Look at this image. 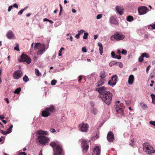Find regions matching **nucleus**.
<instances>
[{"instance_id":"obj_1","label":"nucleus","mask_w":155,"mask_h":155,"mask_svg":"<svg viewBox=\"0 0 155 155\" xmlns=\"http://www.w3.org/2000/svg\"><path fill=\"white\" fill-rule=\"evenodd\" d=\"M50 145L53 148L54 155H61L62 153V149L58 143L56 142H51Z\"/></svg>"},{"instance_id":"obj_2","label":"nucleus","mask_w":155,"mask_h":155,"mask_svg":"<svg viewBox=\"0 0 155 155\" xmlns=\"http://www.w3.org/2000/svg\"><path fill=\"white\" fill-rule=\"evenodd\" d=\"M34 48L36 49H38L37 54L40 55L42 54L45 52L48 49V46L46 47L45 44L37 43L35 44Z\"/></svg>"},{"instance_id":"obj_3","label":"nucleus","mask_w":155,"mask_h":155,"mask_svg":"<svg viewBox=\"0 0 155 155\" xmlns=\"http://www.w3.org/2000/svg\"><path fill=\"white\" fill-rule=\"evenodd\" d=\"M99 97L106 104L109 105L111 103L112 94L110 92H109L104 95L99 96Z\"/></svg>"},{"instance_id":"obj_4","label":"nucleus","mask_w":155,"mask_h":155,"mask_svg":"<svg viewBox=\"0 0 155 155\" xmlns=\"http://www.w3.org/2000/svg\"><path fill=\"white\" fill-rule=\"evenodd\" d=\"M55 107L54 105H51L49 107L46 108L42 112L41 116L44 117H47L51 115V114L54 112Z\"/></svg>"},{"instance_id":"obj_5","label":"nucleus","mask_w":155,"mask_h":155,"mask_svg":"<svg viewBox=\"0 0 155 155\" xmlns=\"http://www.w3.org/2000/svg\"><path fill=\"white\" fill-rule=\"evenodd\" d=\"M143 150L149 154H151L155 153V150L148 143H144L143 144Z\"/></svg>"},{"instance_id":"obj_6","label":"nucleus","mask_w":155,"mask_h":155,"mask_svg":"<svg viewBox=\"0 0 155 155\" xmlns=\"http://www.w3.org/2000/svg\"><path fill=\"white\" fill-rule=\"evenodd\" d=\"M37 140L41 145H45L50 142V139L48 137L43 135H38Z\"/></svg>"},{"instance_id":"obj_7","label":"nucleus","mask_w":155,"mask_h":155,"mask_svg":"<svg viewBox=\"0 0 155 155\" xmlns=\"http://www.w3.org/2000/svg\"><path fill=\"white\" fill-rule=\"evenodd\" d=\"M124 38L125 36L122 34L116 33L111 36L110 39L112 41H120L124 39Z\"/></svg>"},{"instance_id":"obj_8","label":"nucleus","mask_w":155,"mask_h":155,"mask_svg":"<svg viewBox=\"0 0 155 155\" xmlns=\"http://www.w3.org/2000/svg\"><path fill=\"white\" fill-rule=\"evenodd\" d=\"M20 61L25 62L28 64H30L31 62V59L27 55L22 54L20 59L18 60Z\"/></svg>"},{"instance_id":"obj_9","label":"nucleus","mask_w":155,"mask_h":155,"mask_svg":"<svg viewBox=\"0 0 155 155\" xmlns=\"http://www.w3.org/2000/svg\"><path fill=\"white\" fill-rule=\"evenodd\" d=\"M96 90L98 91L99 93L100 96L104 95L107 93V92H109L108 91L107 88L104 86L101 87H100L96 88Z\"/></svg>"},{"instance_id":"obj_10","label":"nucleus","mask_w":155,"mask_h":155,"mask_svg":"<svg viewBox=\"0 0 155 155\" xmlns=\"http://www.w3.org/2000/svg\"><path fill=\"white\" fill-rule=\"evenodd\" d=\"M138 13L140 15H142L146 14L149 10L146 7L141 6L139 7L138 9Z\"/></svg>"},{"instance_id":"obj_11","label":"nucleus","mask_w":155,"mask_h":155,"mask_svg":"<svg viewBox=\"0 0 155 155\" xmlns=\"http://www.w3.org/2000/svg\"><path fill=\"white\" fill-rule=\"evenodd\" d=\"M79 127L80 130L83 132H86L87 131L89 126L87 124L82 123L80 124L79 125Z\"/></svg>"},{"instance_id":"obj_12","label":"nucleus","mask_w":155,"mask_h":155,"mask_svg":"<svg viewBox=\"0 0 155 155\" xmlns=\"http://www.w3.org/2000/svg\"><path fill=\"white\" fill-rule=\"evenodd\" d=\"M22 75V73L20 70H17L14 72L13 76L15 79H18L21 78Z\"/></svg>"},{"instance_id":"obj_13","label":"nucleus","mask_w":155,"mask_h":155,"mask_svg":"<svg viewBox=\"0 0 155 155\" xmlns=\"http://www.w3.org/2000/svg\"><path fill=\"white\" fill-rule=\"evenodd\" d=\"M117 78L118 77L117 75H114L112 78L109 81L108 84L111 86L115 85L118 81Z\"/></svg>"},{"instance_id":"obj_14","label":"nucleus","mask_w":155,"mask_h":155,"mask_svg":"<svg viewBox=\"0 0 155 155\" xmlns=\"http://www.w3.org/2000/svg\"><path fill=\"white\" fill-rule=\"evenodd\" d=\"M81 147L83 149L84 153H85L88 150V145L87 144V141L85 140H83L81 143Z\"/></svg>"},{"instance_id":"obj_15","label":"nucleus","mask_w":155,"mask_h":155,"mask_svg":"<svg viewBox=\"0 0 155 155\" xmlns=\"http://www.w3.org/2000/svg\"><path fill=\"white\" fill-rule=\"evenodd\" d=\"M110 22L111 24L117 25L118 24V22L117 20V18L116 17L111 16L110 18Z\"/></svg>"},{"instance_id":"obj_16","label":"nucleus","mask_w":155,"mask_h":155,"mask_svg":"<svg viewBox=\"0 0 155 155\" xmlns=\"http://www.w3.org/2000/svg\"><path fill=\"white\" fill-rule=\"evenodd\" d=\"M7 38L9 39H14L15 38V35L12 31L9 30L6 34Z\"/></svg>"},{"instance_id":"obj_17","label":"nucleus","mask_w":155,"mask_h":155,"mask_svg":"<svg viewBox=\"0 0 155 155\" xmlns=\"http://www.w3.org/2000/svg\"><path fill=\"white\" fill-rule=\"evenodd\" d=\"M107 139L109 142H112L114 139V135L111 132H109L107 136Z\"/></svg>"},{"instance_id":"obj_18","label":"nucleus","mask_w":155,"mask_h":155,"mask_svg":"<svg viewBox=\"0 0 155 155\" xmlns=\"http://www.w3.org/2000/svg\"><path fill=\"white\" fill-rule=\"evenodd\" d=\"M94 155H100V150L97 146H95L93 150Z\"/></svg>"},{"instance_id":"obj_19","label":"nucleus","mask_w":155,"mask_h":155,"mask_svg":"<svg viewBox=\"0 0 155 155\" xmlns=\"http://www.w3.org/2000/svg\"><path fill=\"white\" fill-rule=\"evenodd\" d=\"M116 9L117 12L120 15H122L123 14L124 9L123 7L120 6H116Z\"/></svg>"},{"instance_id":"obj_20","label":"nucleus","mask_w":155,"mask_h":155,"mask_svg":"<svg viewBox=\"0 0 155 155\" xmlns=\"http://www.w3.org/2000/svg\"><path fill=\"white\" fill-rule=\"evenodd\" d=\"M36 134L39 135H48V132L47 131L40 130L37 132Z\"/></svg>"},{"instance_id":"obj_21","label":"nucleus","mask_w":155,"mask_h":155,"mask_svg":"<svg viewBox=\"0 0 155 155\" xmlns=\"http://www.w3.org/2000/svg\"><path fill=\"white\" fill-rule=\"evenodd\" d=\"M134 80V77L132 74L130 75L128 78V83L129 85L132 84Z\"/></svg>"},{"instance_id":"obj_22","label":"nucleus","mask_w":155,"mask_h":155,"mask_svg":"<svg viewBox=\"0 0 155 155\" xmlns=\"http://www.w3.org/2000/svg\"><path fill=\"white\" fill-rule=\"evenodd\" d=\"M99 47V50L100 54L101 55H102L103 52V47L102 44L100 42H98L97 43Z\"/></svg>"},{"instance_id":"obj_23","label":"nucleus","mask_w":155,"mask_h":155,"mask_svg":"<svg viewBox=\"0 0 155 155\" xmlns=\"http://www.w3.org/2000/svg\"><path fill=\"white\" fill-rule=\"evenodd\" d=\"M111 55L113 58H116L118 59H120L121 56L120 55H116L114 51H112L111 53Z\"/></svg>"},{"instance_id":"obj_24","label":"nucleus","mask_w":155,"mask_h":155,"mask_svg":"<svg viewBox=\"0 0 155 155\" xmlns=\"http://www.w3.org/2000/svg\"><path fill=\"white\" fill-rule=\"evenodd\" d=\"M106 72L104 71H101L100 74V76L101 78L104 79V78L106 77Z\"/></svg>"},{"instance_id":"obj_25","label":"nucleus","mask_w":155,"mask_h":155,"mask_svg":"<svg viewBox=\"0 0 155 155\" xmlns=\"http://www.w3.org/2000/svg\"><path fill=\"white\" fill-rule=\"evenodd\" d=\"M104 79L100 78V80L97 82V87H100L102 85L104 84Z\"/></svg>"},{"instance_id":"obj_26","label":"nucleus","mask_w":155,"mask_h":155,"mask_svg":"<svg viewBox=\"0 0 155 155\" xmlns=\"http://www.w3.org/2000/svg\"><path fill=\"white\" fill-rule=\"evenodd\" d=\"M91 112L92 114L94 115H96L98 113V111L97 109L95 108H92L91 110Z\"/></svg>"},{"instance_id":"obj_27","label":"nucleus","mask_w":155,"mask_h":155,"mask_svg":"<svg viewBox=\"0 0 155 155\" xmlns=\"http://www.w3.org/2000/svg\"><path fill=\"white\" fill-rule=\"evenodd\" d=\"M140 105L141 107L144 110L146 109L147 108V105L144 102H141L140 103Z\"/></svg>"},{"instance_id":"obj_28","label":"nucleus","mask_w":155,"mask_h":155,"mask_svg":"<svg viewBox=\"0 0 155 155\" xmlns=\"http://www.w3.org/2000/svg\"><path fill=\"white\" fill-rule=\"evenodd\" d=\"M116 111L118 113L121 112L123 114V109L122 108H120L119 107H117Z\"/></svg>"},{"instance_id":"obj_29","label":"nucleus","mask_w":155,"mask_h":155,"mask_svg":"<svg viewBox=\"0 0 155 155\" xmlns=\"http://www.w3.org/2000/svg\"><path fill=\"white\" fill-rule=\"evenodd\" d=\"M64 50V48L63 47H61L59 50V53H58V56H61L62 55V51H63Z\"/></svg>"},{"instance_id":"obj_30","label":"nucleus","mask_w":155,"mask_h":155,"mask_svg":"<svg viewBox=\"0 0 155 155\" xmlns=\"http://www.w3.org/2000/svg\"><path fill=\"white\" fill-rule=\"evenodd\" d=\"M35 73L36 75L38 76H40L41 75V73L39 71L38 69L37 68L35 69Z\"/></svg>"},{"instance_id":"obj_31","label":"nucleus","mask_w":155,"mask_h":155,"mask_svg":"<svg viewBox=\"0 0 155 155\" xmlns=\"http://www.w3.org/2000/svg\"><path fill=\"white\" fill-rule=\"evenodd\" d=\"M151 96L152 99V103L155 104V95L151 94Z\"/></svg>"},{"instance_id":"obj_32","label":"nucleus","mask_w":155,"mask_h":155,"mask_svg":"<svg viewBox=\"0 0 155 155\" xmlns=\"http://www.w3.org/2000/svg\"><path fill=\"white\" fill-rule=\"evenodd\" d=\"M12 127H13V125H11L10 126L9 128L7 129V132H8V134H9L12 132Z\"/></svg>"},{"instance_id":"obj_33","label":"nucleus","mask_w":155,"mask_h":155,"mask_svg":"<svg viewBox=\"0 0 155 155\" xmlns=\"http://www.w3.org/2000/svg\"><path fill=\"white\" fill-rule=\"evenodd\" d=\"M117 63V62L115 61H112L110 63L109 65L111 67L114 65H116Z\"/></svg>"},{"instance_id":"obj_34","label":"nucleus","mask_w":155,"mask_h":155,"mask_svg":"<svg viewBox=\"0 0 155 155\" xmlns=\"http://www.w3.org/2000/svg\"><path fill=\"white\" fill-rule=\"evenodd\" d=\"M142 56L143 57H145L147 58H148L150 57L149 54L147 53H143L142 54Z\"/></svg>"},{"instance_id":"obj_35","label":"nucleus","mask_w":155,"mask_h":155,"mask_svg":"<svg viewBox=\"0 0 155 155\" xmlns=\"http://www.w3.org/2000/svg\"><path fill=\"white\" fill-rule=\"evenodd\" d=\"M21 91V89L20 88H18L16 89L14 91V93L16 94H18Z\"/></svg>"},{"instance_id":"obj_36","label":"nucleus","mask_w":155,"mask_h":155,"mask_svg":"<svg viewBox=\"0 0 155 155\" xmlns=\"http://www.w3.org/2000/svg\"><path fill=\"white\" fill-rule=\"evenodd\" d=\"M134 19L133 17L130 16H128L127 18V20L129 21H131Z\"/></svg>"},{"instance_id":"obj_37","label":"nucleus","mask_w":155,"mask_h":155,"mask_svg":"<svg viewBox=\"0 0 155 155\" xmlns=\"http://www.w3.org/2000/svg\"><path fill=\"white\" fill-rule=\"evenodd\" d=\"M23 80L25 82H27L28 81L29 79L26 75H25L24 76L23 78Z\"/></svg>"},{"instance_id":"obj_38","label":"nucleus","mask_w":155,"mask_h":155,"mask_svg":"<svg viewBox=\"0 0 155 155\" xmlns=\"http://www.w3.org/2000/svg\"><path fill=\"white\" fill-rule=\"evenodd\" d=\"M27 8V7H25L24 9H22L18 13V15H21L23 12L25 10H26Z\"/></svg>"},{"instance_id":"obj_39","label":"nucleus","mask_w":155,"mask_h":155,"mask_svg":"<svg viewBox=\"0 0 155 155\" xmlns=\"http://www.w3.org/2000/svg\"><path fill=\"white\" fill-rule=\"evenodd\" d=\"M88 34L87 32H84V35L83 36V38L84 39H87V38L88 36Z\"/></svg>"},{"instance_id":"obj_40","label":"nucleus","mask_w":155,"mask_h":155,"mask_svg":"<svg viewBox=\"0 0 155 155\" xmlns=\"http://www.w3.org/2000/svg\"><path fill=\"white\" fill-rule=\"evenodd\" d=\"M57 81L55 80H52L51 83V84L52 85H54L56 83Z\"/></svg>"},{"instance_id":"obj_41","label":"nucleus","mask_w":155,"mask_h":155,"mask_svg":"<svg viewBox=\"0 0 155 155\" xmlns=\"http://www.w3.org/2000/svg\"><path fill=\"white\" fill-rule=\"evenodd\" d=\"M143 57L141 55L139 58L138 61L140 62H142L143 60Z\"/></svg>"},{"instance_id":"obj_42","label":"nucleus","mask_w":155,"mask_h":155,"mask_svg":"<svg viewBox=\"0 0 155 155\" xmlns=\"http://www.w3.org/2000/svg\"><path fill=\"white\" fill-rule=\"evenodd\" d=\"M85 32V31L84 30H82L78 31V33L80 35L82 34L83 33H84V32Z\"/></svg>"},{"instance_id":"obj_43","label":"nucleus","mask_w":155,"mask_h":155,"mask_svg":"<svg viewBox=\"0 0 155 155\" xmlns=\"http://www.w3.org/2000/svg\"><path fill=\"white\" fill-rule=\"evenodd\" d=\"M134 139L131 140L130 141V142L129 143V145L132 147H133L134 145Z\"/></svg>"},{"instance_id":"obj_44","label":"nucleus","mask_w":155,"mask_h":155,"mask_svg":"<svg viewBox=\"0 0 155 155\" xmlns=\"http://www.w3.org/2000/svg\"><path fill=\"white\" fill-rule=\"evenodd\" d=\"M150 124L155 126V120L154 121H150L149 122Z\"/></svg>"},{"instance_id":"obj_45","label":"nucleus","mask_w":155,"mask_h":155,"mask_svg":"<svg viewBox=\"0 0 155 155\" xmlns=\"http://www.w3.org/2000/svg\"><path fill=\"white\" fill-rule=\"evenodd\" d=\"M121 53L125 55L127 54V51L126 50L123 49Z\"/></svg>"},{"instance_id":"obj_46","label":"nucleus","mask_w":155,"mask_h":155,"mask_svg":"<svg viewBox=\"0 0 155 155\" xmlns=\"http://www.w3.org/2000/svg\"><path fill=\"white\" fill-rule=\"evenodd\" d=\"M82 51L83 52L85 53L87 52V50L85 47H83L82 48Z\"/></svg>"},{"instance_id":"obj_47","label":"nucleus","mask_w":155,"mask_h":155,"mask_svg":"<svg viewBox=\"0 0 155 155\" xmlns=\"http://www.w3.org/2000/svg\"><path fill=\"white\" fill-rule=\"evenodd\" d=\"M16 46L14 47V49L15 50L19 51V49L18 48L19 46L17 44H16Z\"/></svg>"},{"instance_id":"obj_48","label":"nucleus","mask_w":155,"mask_h":155,"mask_svg":"<svg viewBox=\"0 0 155 155\" xmlns=\"http://www.w3.org/2000/svg\"><path fill=\"white\" fill-rule=\"evenodd\" d=\"M0 131L1 132V133L4 135H6V134H8L7 131H4L2 130H0Z\"/></svg>"},{"instance_id":"obj_49","label":"nucleus","mask_w":155,"mask_h":155,"mask_svg":"<svg viewBox=\"0 0 155 155\" xmlns=\"http://www.w3.org/2000/svg\"><path fill=\"white\" fill-rule=\"evenodd\" d=\"M12 5V7H14L15 8H17V9H18V6L17 4L16 3H14Z\"/></svg>"},{"instance_id":"obj_50","label":"nucleus","mask_w":155,"mask_h":155,"mask_svg":"<svg viewBox=\"0 0 155 155\" xmlns=\"http://www.w3.org/2000/svg\"><path fill=\"white\" fill-rule=\"evenodd\" d=\"M50 131L52 133H54L56 132V130L54 128H51L50 129Z\"/></svg>"},{"instance_id":"obj_51","label":"nucleus","mask_w":155,"mask_h":155,"mask_svg":"<svg viewBox=\"0 0 155 155\" xmlns=\"http://www.w3.org/2000/svg\"><path fill=\"white\" fill-rule=\"evenodd\" d=\"M102 17V15L101 14H99L97 15L96 17L97 19H100Z\"/></svg>"},{"instance_id":"obj_52","label":"nucleus","mask_w":155,"mask_h":155,"mask_svg":"<svg viewBox=\"0 0 155 155\" xmlns=\"http://www.w3.org/2000/svg\"><path fill=\"white\" fill-rule=\"evenodd\" d=\"M12 8V5H10V6H9L8 7V12H10L11 11V10Z\"/></svg>"},{"instance_id":"obj_53","label":"nucleus","mask_w":155,"mask_h":155,"mask_svg":"<svg viewBox=\"0 0 155 155\" xmlns=\"http://www.w3.org/2000/svg\"><path fill=\"white\" fill-rule=\"evenodd\" d=\"M59 6H60V13H61L62 11V7L61 4H59Z\"/></svg>"},{"instance_id":"obj_54","label":"nucleus","mask_w":155,"mask_h":155,"mask_svg":"<svg viewBox=\"0 0 155 155\" xmlns=\"http://www.w3.org/2000/svg\"><path fill=\"white\" fill-rule=\"evenodd\" d=\"M117 63H119V66L120 68H122L123 67V64L121 62H117Z\"/></svg>"},{"instance_id":"obj_55","label":"nucleus","mask_w":155,"mask_h":155,"mask_svg":"<svg viewBox=\"0 0 155 155\" xmlns=\"http://www.w3.org/2000/svg\"><path fill=\"white\" fill-rule=\"evenodd\" d=\"M5 118V117L3 115H0V119L2 120H3V119Z\"/></svg>"},{"instance_id":"obj_56","label":"nucleus","mask_w":155,"mask_h":155,"mask_svg":"<svg viewBox=\"0 0 155 155\" xmlns=\"http://www.w3.org/2000/svg\"><path fill=\"white\" fill-rule=\"evenodd\" d=\"M5 100L7 104H9V102L8 100V99L7 98H5Z\"/></svg>"},{"instance_id":"obj_57","label":"nucleus","mask_w":155,"mask_h":155,"mask_svg":"<svg viewBox=\"0 0 155 155\" xmlns=\"http://www.w3.org/2000/svg\"><path fill=\"white\" fill-rule=\"evenodd\" d=\"M150 65H149L148 66L147 68V69H146V72L147 73H148V71H149V70L150 69Z\"/></svg>"},{"instance_id":"obj_58","label":"nucleus","mask_w":155,"mask_h":155,"mask_svg":"<svg viewBox=\"0 0 155 155\" xmlns=\"http://www.w3.org/2000/svg\"><path fill=\"white\" fill-rule=\"evenodd\" d=\"M80 35H79L78 33L77 34H76L75 36V37L77 39H78L80 38Z\"/></svg>"},{"instance_id":"obj_59","label":"nucleus","mask_w":155,"mask_h":155,"mask_svg":"<svg viewBox=\"0 0 155 155\" xmlns=\"http://www.w3.org/2000/svg\"><path fill=\"white\" fill-rule=\"evenodd\" d=\"M98 35H94V39H95V40L97 39L98 38Z\"/></svg>"},{"instance_id":"obj_60","label":"nucleus","mask_w":155,"mask_h":155,"mask_svg":"<svg viewBox=\"0 0 155 155\" xmlns=\"http://www.w3.org/2000/svg\"><path fill=\"white\" fill-rule=\"evenodd\" d=\"M82 79V77H81V76H79V79H78V81H81V80Z\"/></svg>"},{"instance_id":"obj_61","label":"nucleus","mask_w":155,"mask_h":155,"mask_svg":"<svg viewBox=\"0 0 155 155\" xmlns=\"http://www.w3.org/2000/svg\"><path fill=\"white\" fill-rule=\"evenodd\" d=\"M71 11L73 13H75L76 12V11L75 9H72Z\"/></svg>"},{"instance_id":"obj_62","label":"nucleus","mask_w":155,"mask_h":155,"mask_svg":"<svg viewBox=\"0 0 155 155\" xmlns=\"http://www.w3.org/2000/svg\"><path fill=\"white\" fill-rule=\"evenodd\" d=\"M38 155H43V154H42V150H41L39 153V154H38Z\"/></svg>"},{"instance_id":"obj_63","label":"nucleus","mask_w":155,"mask_h":155,"mask_svg":"<svg viewBox=\"0 0 155 155\" xmlns=\"http://www.w3.org/2000/svg\"><path fill=\"white\" fill-rule=\"evenodd\" d=\"M49 19L46 18H45L43 19V21H48Z\"/></svg>"},{"instance_id":"obj_64","label":"nucleus","mask_w":155,"mask_h":155,"mask_svg":"<svg viewBox=\"0 0 155 155\" xmlns=\"http://www.w3.org/2000/svg\"><path fill=\"white\" fill-rule=\"evenodd\" d=\"M117 53L118 54H120L121 51H120V50L119 49L117 51Z\"/></svg>"}]
</instances>
